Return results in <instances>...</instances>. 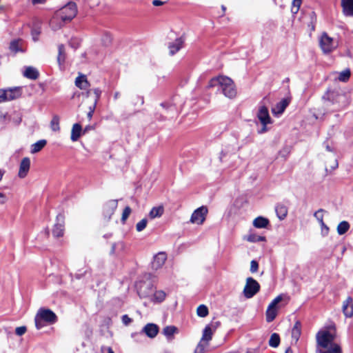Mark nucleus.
<instances>
[{
	"label": "nucleus",
	"mask_w": 353,
	"mask_h": 353,
	"mask_svg": "<svg viewBox=\"0 0 353 353\" xmlns=\"http://www.w3.org/2000/svg\"><path fill=\"white\" fill-rule=\"evenodd\" d=\"M320 353H341L340 347L334 343V332L332 330H320L316 336Z\"/></svg>",
	"instance_id": "f257e3e1"
},
{
	"label": "nucleus",
	"mask_w": 353,
	"mask_h": 353,
	"mask_svg": "<svg viewBox=\"0 0 353 353\" xmlns=\"http://www.w3.org/2000/svg\"><path fill=\"white\" fill-rule=\"evenodd\" d=\"M77 13L76 4L73 2H70L55 12L54 17L50 20V26L54 30L59 29L62 26V23L59 21L63 23L70 21L76 16Z\"/></svg>",
	"instance_id": "f03ea898"
},
{
	"label": "nucleus",
	"mask_w": 353,
	"mask_h": 353,
	"mask_svg": "<svg viewBox=\"0 0 353 353\" xmlns=\"http://www.w3.org/2000/svg\"><path fill=\"white\" fill-rule=\"evenodd\" d=\"M209 87L219 86L223 94L228 98L232 99L236 95V90L233 81L225 76L213 78L209 83Z\"/></svg>",
	"instance_id": "7ed1b4c3"
},
{
	"label": "nucleus",
	"mask_w": 353,
	"mask_h": 353,
	"mask_svg": "<svg viewBox=\"0 0 353 353\" xmlns=\"http://www.w3.org/2000/svg\"><path fill=\"white\" fill-rule=\"evenodd\" d=\"M57 321V315L50 309L40 308L34 318L35 326L37 330L43 327L46 324H53Z\"/></svg>",
	"instance_id": "20e7f679"
},
{
	"label": "nucleus",
	"mask_w": 353,
	"mask_h": 353,
	"mask_svg": "<svg viewBox=\"0 0 353 353\" xmlns=\"http://www.w3.org/2000/svg\"><path fill=\"white\" fill-rule=\"evenodd\" d=\"M319 46L324 54H329L338 47L337 41L330 37L326 32H323L319 39Z\"/></svg>",
	"instance_id": "39448f33"
},
{
	"label": "nucleus",
	"mask_w": 353,
	"mask_h": 353,
	"mask_svg": "<svg viewBox=\"0 0 353 353\" xmlns=\"http://www.w3.org/2000/svg\"><path fill=\"white\" fill-rule=\"evenodd\" d=\"M286 298L287 301H288V298L283 295L280 294L278 296H276L268 305V309L266 310V320L268 322H272L276 316L278 310L279 309L280 306H279V304L284 301V299Z\"/></svg>",
	"instance_id": "423d86ee"
},
{
	"label": "nucleus",
	"mask_w": 353,
	"mask_h": 353,
	"mask_svg": "<svg viewBox=\"0 0 353 353\" xmlns=\"http://www.w3.org/2000/svg\"><path fill=\"white\" fill-rule=\"evenodd\" d=\"M257 118L262 125V128L259 130V133L263 134L267 132V125L272 123L268 108L265 105L260 106L257 112Z\"/></svg>",
	"instance_id": "0eeeda50"
},
{
	"label": "nucleus",
	"mask_w": 353,
	"mask_h": 353,
	"mask_svg": "<svg viewBox=\"0 0 353 353\" xmlns=\"http://www.w3.org/2000/svg\"><path fill=\"white\" fill-rule=\"evenodd\" d=\"M260 290L259 283L252 277L246 279V283L243 289V294L248 298L253 297Z\"/></svg>",
	"instance_id": "6e6552de"
},
{
	"label": "nucleus",
	"mask_w": 353,
	"mask_h": 353,
	"mask_svg": "<svg viewBox=\"0 0 353 353\" xmlns=\"http://www.w3.org/2000/svg\"><path fill=\"white\" fill-rule=\"evenodd\" d=\"M208 208L205 206H201L194 211L190 221L194 224L201 225L205 220L208 214Z\"/></svg>",
	"instance_id": "1a4fd4ad"
},
{
	"label": "nucleus",
	"mask_w": 353,
	"mask_h": 353,
	"mask_svg": "<svg viewBox=\"0 0 353 353\" xmlns=\"http://www.w3.org/2000/svg\"><path fill=\"white\" fill-rule=\"evenodd\" d=\"M329 101L333 104L337 105V110L345 107L349 103L347 96L342 93H331L329 96Z\"/></svg>",
	"instance_id": "9d476101"
},
{
	"label": "nucleus",
	"mask_w": 353,
	"mask_h": 353,
	"mask_svg": "<svg viewBox=\"0 0 353 353\" xmlns=\"http://www.w3.org/2000/svg\"><path fill=\"white\" fill-rule=\"evenodd\" d=\"M136 288L140 297H148L153 294V288L150 282L139 281L136 284Z\"/></svg>",
	"instance_id": "9b49d317"
},
{
	"label": "nucleus",
	"mask_w": 353,
	"mask_h": 353,
	"mask_svg": "<svg viewBox=\"0 0 353 353\" xmlns=\"http://www.w3.org/2000/svg\"><path fill=\"white\" fill-rule=\"evenodd\" d=\"M65 225V216L59 214L56 218V223L52 229V234L55 237H60L63 235Z\"/></svg>",
	"instance_id": "f8f14e48"
},
{
	"label": "nucleus",
	"mask_w": 353,
	"mask_h": 353,
	"mask_svg": "<svg viewBox=\"0 0 353 353\" xmlns=\"http://www.w3.org/2000/svg\"><path fill=\"white\" fill-rule=\"evenodd\" d=\"M219 324V322H214L208 325L203 330L201 342L203 341L208 343L212 339V335Z\"/></svg>",
	"instance_id": "ddd939ff"
},
{
	"label": "nucleus",
	"mask_w": 353,
	"mask_h": 353,
	"mask_svg": "<svg viewBox=\"0 0 353 353\" xmlns=\"http://www.w3.org/2000/svg\"><path fill=\"white\" fill-rule=\"evenodd\" d=\"M167 259V255L165 252H161L157 253L153 257V261L151 264L152 269L158 270L161 269L164 265Z\"/></svg>",
	"instance_id": "4468645a"
},
{
	"label": "nucleus",
	"mask_w": 353,
	"mask_h": 353,
	"mask_svg": "<svg viewBox=\"0 0 353 353\" xmlns=\"http://www.w3.org/2000/svg\"><path fill=\"white\" fill-rule=\"evenodd\" d=\"M30 168V159L29 157H24L21 159L19 165L18 176L24 179L28 174Z\"/></svg>",
	"instance_id": "2eb2a0df"
},
{
	"label": "nucleus",
	"mask_w": 353,
	"mask_h": 353,
	"mask_svg": "<svg viewBox=\"0 0 353 353\" xmlns=\"http://www.w3.org/2000/svg\"><path fill=\"white\" fill-rule=\"evenodd\" d=\"M21 94L20 88H18L3 90V102L16 99L21 96Z\"/></svg>",
	"instance_id": "dca6fc26"
},
{
	"label": "nucleus",
	"mask_w": 353,
	"mask_h": 353,
	"mask_svg": "<svg viewBox=\"0 0 353 353\" xmlns=\"http://www.w3.org/2000/svg\"><path fill=\"white\" fill-rule=\"evenodd\" d=\"M159 328L154 323H148L142 329V332L150 339H154L159 333Z\"/></svg>",
	"instance_id": "f3484780"
},
{
	"label": "nucleus",
	"mask_w": 353,
	"mask_h": 353,
	"mask_svg": "<svg viewBox=\"0 0 353 353\" xmlns=\"http://www.w3.org/2000/svg\"><path fill=\"white\" fill-rule=\"evenodd\" d=\"M343 312L346 317L353 316V300L348 296L343 303Z\"/></svg>",
	"instance_id": "a211bd4d"
},
{
	"label": "nucleus",
	"mask_w": 353,
	"mask_h": 353,
	"mask_svg": "<svg viewBox=\"0 0 353 353\" xmlns=\"http://www.w3.org/2000/svg\"><path fill=\"white\" fill-rule=\"evenodd\" d=\"M341 6L345 16H353V0H341Z\"/></svg>",
	"instance_id": "6ab92c4d"
},
{
	"label": "nucleus",
	"mask_w": 353,
	"mask_h": 353,
	"mask_svg": "<svg viewBox=\"0 0 353 353\" xmlns=\"http://www.w3.org/2000/svg\"><path fill=\"white\" fill-rule=\"evenodd\" d=\"M288 105V101L286 99H282L274 107L272 108V112L274 115L282 114Z\"/></svg>",
	"instance_id": "aec40b11"
},
{
	"label": "nucleus",
	"mask_w": 353,
	"mask_h": 353,
	"mask_svg": "<svg viewBox=\"0 0 353 353\" xmlns=\"http://www.w3.org/2000/svg\"><path fill=\"white\" fill-rule=\"evenodd\" d=\"M75 85L81 90H86L90 86L86 76L83 74L79 75L75 79Z\"/></svg>",
	"instance_id": "412c9836"
},
{
	"label": "nucleus",
	"mask_w": 353,
	"mask_h": 353,
	"mask_svg": "<svg viewBox=\"0 0 353 353\" xmlns=\"http://www.w3.org/2000/svg\"><path fill=\"white\" fill-rule=\"evenodd\" d=\"M82 134V128L79 123H74L71 130L70 139L72 141H77Z\"/></svg>",
	"instance_id": "4be33fe9"
},
{
	"label": "nucleus",
	"mask_w": 353,
	"mask_h": 353,
	"mask_svg": "<svg viewBox=\"0 0 353 353\" xmlns=\"http://www.w3.org/2000/svg\"><path fill=\"white\" fill-rule=\"evenodd\" d=\"M269 224V220L263 216H258L253 221V225L256 228H265Z\"/></svg>",
	"instance_id": "5701e85b"
},
{
	"label": "nucleus",
	"mask_w": 353,
	"mask_h": 353,
	"mask_svg": "<svg viewBox=\"0 0 353 353\" xmlns=\"http://www.w3.org/2000/svg\"><path fill=\"white\" fill-rule=\"evenodd\" d=\"M23 75L30 79H37L39 77L37 70L33 67H27L23 72Z\"/></svg>",
	"instance_id": "b1692460"
},
{
	"label": "nucleus",
	"mask_w": 353,
	"mask_h": 353,
	"mask_svg": "<svg viewBox=\"0 0 353 353\" xmlns=\"http://www.w3.org/2000/svg\"><path fill=\"white\" fill-rule=\"evenodd\" d=\"M301 334V323L297 321L292 329V338L297 342Z\"/></svg>",
	"instance_id": "393cba45"
},
{
	"label": "nucleus",
	"mask_w": 353,
	"mask_h": 353,
	"mask_svg": "<svg viewBox=\"0 0 353 353\" xmlns=\"http://www.w3.org/2000/svg\"><path fill=\"white\" fill-rule=\"evenodd\" d=\"M276 212L280 220L284 219L288 214V208L283 204H279L276 207Z\"/></svg>",
	"instance_id": "a878e982"
},
{
	"label": "nucleus",
	"mask_w": 353,
	"mask_h": 353,
	"mask_svg": "<svg viewBox=\"0 0 353 353\" xmlns=\"http://www.w3.org/2000/svg\"><path fill=\"white\" fill-rule=\"evenodd\" d=\"M176 330V329L174 326H166L163 330V334L168 341H172L174 339Z\"/></svg>",
	"instance_id": "bb28decb"
},
{
	"label": "nucleus",
	"mask_w": 353,
	"mask_h": 353,
	"mask_svg": "<svg viewBox=\"0 0 353 353\" xmlns=\"http://www.w3.org/2000/svg\"><path fill=\"white\" fill-rule=\"evenodd\" d=\"M243 239L251 243H256L259 241H265V237L250 232L249 234L245 236Z\"/></svg>",
	"instance_id": "cd10ccee"
},
{
	"label": "nucleus",
	"mask_w": 353,
	"mask_h": 353,
	"mask_svg": "<svg viewBox=\"0 0 353 353\" xmlns=\"http://www.w3.org/2000/svg\"><path fill=\"white\" fill-rule=\"evenodd\" d=\"M47 143L45 139L39 140L31 146V153L34 154L39 152Z\"/></svg>",
	"instance_id": "c85d7f7f"
},
{
	"label": "nucleus",
	"mask_w": 353,
	"mask_h": 353,
	"mask_svg": "<svg viewBox=\"0 0 353 353\" xmlns=\"http://www.w3.org/2000/svg\"><path fill=\"white\" fill-rule=\"evenodd\" d=\"M58 57L57 61L59 65L61 66L63 65L65 60V47L63 45L61 44L58 47Z\"/></svg>",
	"instance_id": "c756f323"
},
{
	"label": "nucleus",
	"mask_w": 353,
	"mask_h": 353,
	"mask_svg": "<svg viewBox=\"0 0 353 353\" xmlns=\"http://www.w3.org/2000/svg\"><path fill=\"white\" fill-rule=\"evenodd\" d=\"M59 122V117L58 115H53L50 121V128L53 132H59L60 130Z\"/></svg>",
	"instance_id": "7c9ffc66"
},
{
	"label": "nucleus",
	"mask_w": 353,
	"mask_h": 353,
	"mask_svg": "<svg viewBox=\"0 0 353 353\" xmlns=\"http://www.w3.org/2000/svg\"><path fill=\"white\" fill-rule=\"evenodd\" d=\"M163 213V208L161 206L154 207L153 208L149 214V216L151 219H155L157 217H160Z\"/></svg>",
	"instance_id": "2f4dec72"
},
{
	"label": "nucleus",
	"mask_w": 353,
	"mask_h": 353,
	"mask_svg": "<svg viewBox=\"0 0 353 353\" xmlns=\"http://www.w3.org/2000/svg\"><path fill=\"white\" fill-rule=\"evenodd\" d=\"M117 201L112 200L109 201L105 206V211L110 216L113 214L116 208H117Z\"/></svg>",
	"instance_id": "473e14b6"
},
{
	"label": "nucleus",
	"mask_w": 353,
	"mask_h": 353,
	"mask_svg": "<svg viewBox=\"0 0 353 353\" xmlns=\"http://www.w3.org/2000/svg\"><path fill=\"white\" fill-rule=\"evenodd\" d=\"M280 343L279 335L276 333H273L269 340V345L272 347H277Z\"/></svg>",
	"instance_id": "72a5a7b5"
},
{
	"label": "nucleus",
	"mask_w": 353,
	"mask_h": 353,
	"mask_svg": "<svg viewBox=\"0 0 353 353\" xmlns=\"http://www.w3.org/2000/svg\"><path fill=\"white\" fill-rule=\"evenodd\" d=\"M350 228V224L347 221L341 222L337 226V232L342 235L345 234Z\"/></svg>",
	"instance_id": "f704fd0d"
},
{
	"label": "nucleus",
	"mask_w": 353,
	"mask_h": 353,
	"mask_svg": "<svg viewBox=\"0 0 353 353\" xmlns=\"http://www.w3.org/2000/svg\"><path fill=\"white\" fill-rule=\"evenodd\" d=\"M92 93H93L94 95V103L97 104L98 100L100 98L101 91L99 88H94L93 90H90L87 92V97H89Z\"/></svg>",
	"instance_id": "c9c22d12"
},
{
	"label": "nucleus",
	"mask_w": 353,
	"mask_h": 353,
	"mask_svg": "<svg viewBox=\"0 0 353 353\" xmlns=\"http://www.w3.org/2000/svg\"><path fill=\"white\" fill-rule=\"evenodd\" d=\"M196 313L200 317H205L208 314V309L205 305H200L197 307Z\"/></svg>",
	"instance_id": "e433bc0d"
},
{
	"label": "nucleus",
	"mask_w": 353,
	"mask_h": 353,
	"mask_svg": "<svg viewBox=\"0 0 353 353\" xmlns=\"http://www.w3.org/2000/svg\"><path fill=\"white\" fill-rule=\"evenodd\" d=\"M301 5V0H293L291 11L293 14H296L300 8V6Z\"/></svg>",
	"instance_id": "4c0bfd02"
},
{
	"label": "nucleus",
	"mask_w": 353,
	"mask_h": 353,
	"mask_svg": "<svg viewBox=\"0 0 353 353\" xmlns=\"http://www.w3.org/2000/svg\"><path fill=\"white\" fill-rule=\"evenodd\" d=\"M325 212H326L323 209H320V210H317L316 212H315L314 216L317 219V221H319V223L324 222L323 217H324V214Z\"/></svg>",
	"instance_id": "58836bf2"
},
{
	"label": "nucleus",
	"mask_w": 353,
	"mask_h": 353,
	"mask_svg": "<svg viewBox=\"0 0 353 353\" xmlns=\"http://www.w3.org/2000/svg\"><path fill=\"white\" fill-rule=\"evenodd\" d=\"M350 77V71L349 70H345L343 72H341L339 76V79L341 81H346L349 79Z\"/></svg>",
	"instance_id": "ea45409f"
},
{
	"label": "nucleus",
	"mask_w": 353,
	"mask_h": 353,
	"mask_svg": "<svg viewBox=\"0 0 353 353\" xmlns=\"http://www.w3.org/2000/svg\"><path fill=\"white\" fill-rule=\"evenodd\" d=\"M147 220L145 219H143L140 221H139L136 225V229L138 232H141L143 230L147 225Z\"/></svg>",
	"instance_id": "a19ab883"
},
{
	"label": "nucleus",
	"mask_w": 353,
	"mask_h": 353,
	"mask_svg": "<svg viewBox=\"0 0 353 353\" xmlns=\"http://www.w3.org/2000/svg\"><path fill=\"white\" fill-rule=\"evenodd\" d=\"M10 49L12 52H17L21 50L19 46V41H12L10 43Z\"/></svg>",
	"instance_id": "79ce46f5"
},
{
	"label": "nucleus",
	"mask_w": 353,
	"mask_h": 353,
	"mask_svg": "<svg viewBox=\"0 0 353 353\" xmlns=\"http://www.w3.org/2000/svg\"><path fill=\"white\" fill-rule=\"evenodd\" d=\"M154 299L157 301L161 302L165 299V294L163 291H158L154 293Z\"/></svg>",
	"instance_id": "37998d69"
},
{
	"label": "nucleus",
	"mask_w": 353,
	"mask_h": 353,
	"mask_svg": "<svg viewBox=\"0 0 353 353\" xmlns=\"http://www.w3.org/2000/svg\"><path fill=\"white\" fill-rule=\"evenodd\" d=\"M168 53L170 56H174L176 52V45L175 43H170L168 46Z\"/></svg>",
	"instance_id": "c03bdc74"
},
{
	"label": "nucleus",
	"mask_w": 353,
	"mask_h": 353,
	"mask_svg": "<svg viewBox=\"0 0 353 353\" xmlns=\"http://www.w3.org/2000/svg\"><path fill=\"white\" fill-rule=\"evenodd\" d=\"M130 213H131L130 208L128 206L125 207L123 212V214H122V218H121L122 221H125L128 219V217L129 216Z\"/></svg>",
	"instance_id": "a18cd8bd"
},
{
	"label": "nucleus",
	"mask_w": 353,
	"mask_h": 353,
	"mask_svg": "<svg viewBox=\"0 0 353 353\" xmlns=\"http://www.w3.org/2000/svg\"><path fill=\"white\" fill-rule=\"evenodd\" d=\"M27 331V327L26 326L17 327L15 329V333L18 336L23 335Z\"/></svg>",
	"instance_id": "49530a36"
},
{
	"label": "nucleus",
	"mask_w": 353,
	"mask_h": 353,
	"mask_svg": "<svg viewBox=\"0 0 353 353\" xmlns=\"http://www.w3.org/2000/svg\"><path fill=\"white\" fill-rule=\"evenodd\" d=\"M259 268V264L256 261L252 260L250 263V272L254 273L257 272Z\"/></svg>",
	"instance_id": "de8ad7c7"
},
{
	"label": "nucleus",
	"mask_w": 353,
	"mask_h": 353,
	"mask_svg": "<svg viewBox=\"0 0 353 353\" xmlns=\"http://www.w3.org/2000/svg\"><path fill=\"white\" fill-rule=\"evenodd\" d=\"M96 105H97V104L93 103L92 105L89 107V112L87 114V116H88V118L89 120H91V119H92V117L93 116V113L94 112Z\"/></svg>",
	"instance_id": "09e8293b"
},
{
	"label": "nucleus",
	"mask_w": 353,
	"mask_h": 353,
	"mask_svg": "<svg viewBox=\"0 0 353 353\" xmlns=\"http://www.w3.org/2000/svg\"><path fill=\"white\" fill-rule=\"evenodd\" d=\"M321 226V233L323 236H326L329 232V228L325 224L324 222L320 223Z\"/></svg>",
	"instance_id": "8fccbe9b"
},
{
	"label": "nucleus",
	"mask_w": 353,
	"mask_h": 353,
	"mask_svg": "<svg viewBox=\"0 0 353 353\" xmlns=\"http://www.w3.org/2000/svg\"><path fill=\"white\" fill-rule=\"evenodd\" d=\"M132 321V319L126 314L122 316V322L124 325H128Z\"/></svg>",
	"instance_id": "3c124183"
},
{
	"label": "nucleus",
	"mask_w": 353,
	"mask_h": 353,
	"mask_svg": "<svg viewBox=\"0 0 353 353\" xmlns=\"http://www.w3.org/2000/svg\"><path fill=\"white\" fill-rule=\"evenodd\" d=\"M8 201V199L6 196V194L3 192H0V204L3 205L5 204Z\"/></svg>",
	"instance_id": "603ef678"
},
{
	"label": "nucleus",
	"mask_w": 353,
	"mask_h": 353,
	"mask_svg": "<svg viewBox=\"0 0 353 353\" xmlns=\"http://www.w3.org/2000/svg\"><path fill=\"white\" fill-rule=\"evenodd\" d=\"M102 353H114L112 349L110 347H103L101 348Z\"/></svg>",
	"instance_id": "864d4df0"
},
{
	"label": "nucleus",
	"mask_w": 353,
	"mask_h": 353,
	"mask_svg": "<svg viewBox=\"0 0 353 353\" xmlns=\"http://www.w3.org/2000/svg\"><path fill=\"white\" fill-rule=\"evenodd\" d=\"M203 347L201 343H199L197 345L196 348L195 349L194 353H203Z\"/></svg>",
	"instance_id": "5fc2aeb1"
},
{
	"label": "nucleus",
	"mask_w": 353,
	"mask_h": 353,
	"mask_svg": "<svg viewBox=\"0 0 353 353\" xmlns=\"http://www.w3.org/2000/svg\"><path fill=\"white\" fill-rule=\"evenodd\" d=\"M184 40L183 37H181L179 39L178 38V50L183 46Z\"/></svg>",
	"instance_id": "6e6d98bb"
},
{
	"label": "nucleus",
	"mask_w": 353,
	"mask_h": 353,
	"mask_svg": "<svg viewBox=\"0 0 353 353\" xmlns=\"http://www.w3.org/2000/svg\"><path fill=\"white\" fill-rule=\"evenodd\" d=\"M7 118V114L4 112H0V121L4 123Z\"/></svg>",
	"instance_id": "4d7b16f0"
},
{
	"label": "nucleus",
	"mask_w": 353,
	"mask_h": 353,
	"mask_svg": "<svg viewBox=\"0 0 353 353\" xmlns=\"http://www.w3.org/2000/svg\"><path fill=\"white\" fill-rule=\"evenodd\" d=\"M164 1H160V0H153L152 4L154 6H160L164 4Z\"/></svg>",
	"instance_id": "13d9d810"
},
{
	"label": "nucleus",
	"mask_w": 353,
	"mask_h": 353,
	"mask_svg": "<svg viewBox=\"0 0 353 353\" xmlns=\"http://www.w3.org/2000/svg\"><path fill=\"white\" fill-rule=\"evenodd\" d=\"M39 34V32L38 31H36V30H34L32 32V39L34 41H37L38 40V36Z\"/></svg>",
	"instance_id": "bf43d9fd"
},
{
	"label": "nucleus",
	"mask_w": 353,
	"mask_h": 353,
	"mask_svg": "<svg viewBox=\"0 0 353 353\" xmlns=\"http://www.w3.org/2000/svg\"><path fill=\"white\" fill-rule=\"evenodd\" d=\"M5 173H6V170H5L0 169V182L1 181V180L3 179V176L5 174Z\"/></svg>",
	"instance_id": "052dcab7"
},
{
	"label": "nucleus",
	"mask_w": 353,
	"mask_h": 353,
	"mask_svg": "<svg viewBox=\"0 0 353 353\" xmlns=\"http://www.w3.org/2000/svg\"><path fill=\"white\" fill-rule=\"evenodd\" d=\"M120 96H121L120 92H116L114 94V99L115 100H117V99H118L120 97Z\"/></svg>",
	"instance_id": "680f3d73"
},
{
	"label": "nucleus",
	"mask_w": 353,
	"mask_h": 353,
	"mask_svg": "<svg viewBox=\"0 0 353 353\" xmlns=\"http://www.w3.org/2000/svg\"><path fill=\"white\" fill-rule=\"evenodd\" d=\"M338 167V162L335 159L334 161V163L333 165H332V169H335Z\"/></svg>",
	"instance_id": "e2e57ef3"
},
{
	"label": "nucleus",
	"mask_w": 353,
	"mask_h": 353,
	"mask_svg": "<svg viewBox=\"0 0 353 353\" xmlns=\"http://www.w3.org/2000/svg\"><path fill=\"white\" fill-rule=\"evenodd\" d=\"M3 102V90H0V103Z\"/></svg>",
	"instance_id": "0e129e2a"
},
{
	"label": "nucleus",
	"mask_w": 353,
	"mask_h": 353,
	"mask_svg": "<svg viewBox=\"0 0 353 353\" xmlns=\"http://www.w3.org/2000/svg\"><path fill=\"white\" fill-rule=\"evenodd\" d=\"M34 3H42L45 1V0H32Z\"/></svg>",
	"instance_id": "69168bd1"
},
{
	"label": "nucleus",
	"mask_w": 353,
	"mask_h": 353,
	"mask_svg": "<svg viewBox=\"0 0 353 353\" xmlns=\"http://www.w3.org/2000/svg\"><path fill=\"white\" fill-rule=\"evenodd\" d=\"M90 129V126H86L84 129V132H87L88 130H89Z\"/></svg>",
	"instance_id": "338daca9"
},
{
	"label": "nucleus",
	"mask_w": 353,
	"mask_h": 353,
	"mask_svg": "<svg viewBox=\"0 0 353 353\" xmlns=\"http://www.w3.org/2000/svg\"><path fill=\"white\" fill-rule=\"evenodd\" d=\"M285 353H292V350H290V348H288L285 351Z\"/></svg>",
	"instance_id": "774afa93"
}]
</instances>
